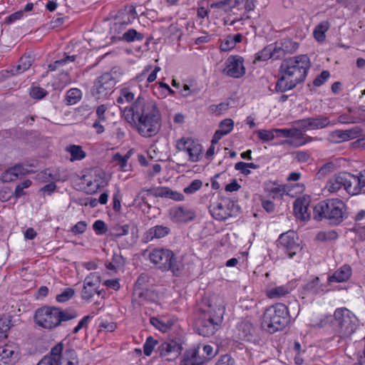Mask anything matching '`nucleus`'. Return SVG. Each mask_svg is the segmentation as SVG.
<instances>
[{
	"label": "nucleus",
	"mask_w": 365,
	"mask_h": 365,
	"mask_svg": "<svg viewBox=\"0 0 365 365\" xmlns=\"http://www.w3.org/2000/svg\"><path fill=\"white\" fill-rule=\"evenodd\" d=\"M220 322L221 319H215L210 317L208 319H204L197 327V332L201 336H210L218 329Z\"/></svg>",
	"instance_id": "obj_19"
},
{
	"label": "nucleus",
	"mask_w": 365,
	"mask_h": 365,
	"mask_svg": "<svg viewBox=\"0 0 365 365\" xmlns=\"http://www.w3.org/2000/svg\"><path fill=\"white\" fill-rule=\"evenodd\" d=\"M96 183V189L93 191V194L97 192L101 188L104 187L107 185L108 182L104 176H101L100 175H96V178L94 180Z\"/></svg>",
	"instance_id": "obj_62"
},
{
	"label": "nucleus",
	"mask_w": 365,
	"mask_h": 365,
	"mask_svg": "<svg viewBox=\"0 0 365 365\" xmlns=\"http://www.w3.org/2000/svg\"><path fill=\"white\" fill-rule=\"evenodd\" d=\"M202 186V182L200 180H192L189 185L184 188L183 191L185 194H192L200 190Z\"/></svg>",
	"instance_id": "obj_50"
},
{
	"label": "nucleus",
	"mask_w": 365,
	"mask_h": 365,
	"mask_svg": "<svg viewBox=\"0 0 365 365\" xmlns=\"http://www.w3.org/2000/svg\"><path fill=\"white\" fill-rule=\"evenodd\" d=\"M81 297L86 300H88L91 297V279L88 277L85 279L83 287L81 291Z\"/></svg>",
	"instance_id": "obj_51"
},
{
	"label": "nucleus",
	"mask_w": 365,
	"mask_h": 365,
	"mask_svg": "<svg viewBox=\"0 0 365 365\" xmlns=\"http://www.w3.org/2000/svg\"><path fill=\"white\" fill-rule=\"evenodd\" d=\"M277 49V58L280 59L287 54L294 53L299 48V43L289 38H284L274 43Z\"/></svg>",
	"instance_id": "obj_18"
},
{
	"label": "nucleus",
	"mask_w": 365,
	"mask_h": 365,
	"mask_svg": "<svg viewBox=\"0 0 365 365\" xmlns=\"http://www.w3.org/2000/svg\"><path fill=\"white\" fill-rule=\"evenodd\" d=\"M93 230L98 235H104L106 233L108 229L106 223L101 220H96L93 225Z\"/></svg>",
	"instance_id": "obj_57"
},
{
	"label": "nucleus",
	"mask_w": 365,
	"mask_h": 365,
	"mask_svg": "<svg viewBox=\"0 0 365 365\" xmlns=\"http://www.w3.org/2000/svg\"><path fill=\"white\" fill-rule=\"evenodd\" d=\"M115 80L110 73H106L100 76L96 82H95V93L97 99L106 98L112 89L115 85Z\"/></svg>",
	"instance_id": "obj_10"
},
{
	"label": "nucleus",
	"mask_w": 365,
	"mask_h": 365,
	"mask_svg": "<svg viewBox=\"0 0 365 365\" xmlns=\"http://www.w3.org/2000/svg\"><path fill=\"white\" fill-rule=\"evenodd\" d=\"M310 199L309 197L297 198L293 204L294 215L302 220H308L311 217V212L309 211Z\"/></svg>",
	"instance_id": "obj_15"
},
{
	"label": "nucleus",
	"mask_w": 365,
	"mask_h": 365,
	"mask_svg": "<svg viewBox=\"0 0 365 365\" xmlns=\"http://www.w3.org/2000/svg\"><path fill=\"white\" fill-rule=\"evenodd\" d=\"M150 322L157 329L163 333L168 331L173 326V321L168 320L167 322H164L156 317H151Z\"/></svg>",
	"instance_id": "obj_35"
},
{
	"label": "nucleus",
	"mask_w": 365,
	"mask_h": 365,
	"mask_svg": "<svg viewBox=\"0 0 365 365\" xmlns=\"http://www.w3.org/2000/svg\"><path fill=\"white\" fill-rule=\"evenodd\" d=\"M346 172L335 174L328 180L325 188L330 193H336L341 187L346 190Z\"/></svg>",
	"instance_id": "obj_21"
},
{
	"label": "nucleus",
	"mask_w": 365,
	"mask_h": 365,
	"mask_svg": "<svg viewBox=\"0 0 365 365\" xmlns=\"http://www.w3.org/2000/svg\"><path fill=\"white\" fill-rule=\"evenodd\" d=\"M177 148L185 150L189 155V160L192 162H197L202 154V147L191 138H182L177 142Z\"/></svg>",
	"instance_id": "obj_12"
},
{
	"label": "nucleus",
	"mask_w": 365,
	"mask_h": 365,
	"mask_svg": "<svg viewBox=\"0 0 365 365\" xmlns=\"http://www.w3.org/2000/svg\"><path fill=\"white\" fill-rule=\"evenodd\" d=\"M330 27V24L328 21H321L318 25L314 28L313 34L314 38L319 41L322 42L325 39V33L329 30Z\"/></svg>",
	"instance_id": "obj_32"
},
{
	"label": "nucleus",
	"mask_w": 365,
	"mask_h": 365,
	"mask_svg": "<svg viewBox=\"0 0 365 365\" xmlns=\"http://www.w3.org/2000/svg\"><path fill=\"white\" fill-rule=\"evenodd\" d=\"M240 211L239 205L230 198H222L216 202H212L210 205L212 216L219 221H225L229 217L236 216Z\"/></svg>",
	"instance_id": "obj_7"
},
{
	"label": "nucleus",
	"mask_w": 365,
	"mask_h": 365,
	"mask_svg": "<svg viewBox=\"0 0 365 365\" xmlns=\"http://www.w3.org/2000/svg\"><path fill=\"white\" fill-rule=\"evenodd\" d=\"M244 59L240 56H230L226 60V66L223 69V73L226 76L235 78L242 77L245 73L244 66Z\"/></svg>",
	"instance_id": "obj_11"
},
{
	"label": "nucleus",
	"mask_w": 365,
	"mask_h": 365,
	"mask_svg": "<svg viewBox=\"0 0 365 365\" xmlns=\"http://www.w3.org/2000/svg\"><path fill=\"white\" fill-rule=\"evenodd\" d=\"M158 344V340L154 339V338L151 336H148L143 344L144 354L147 356H150L155 346Z\"/></svg>",
	"instance_id": "obj_43"
},
{
	"label": "nucleus",
	"mask_w": 365,
	"mask_h": 365,
	"mask_svg": "<svg viewBox=\"0 0 365 365\" xmlns=\"http://www.w3.org/2000/svg\"><path fill=\"white\" fill-rule=\"evenodd\" d=\"M170 232L168 227L163 225H155L147 230L143 237V241L148 243L154 239H160L167 236Z\"/></svg>",
	"instance_id": "obj_22"
},
{
	"label": "nucleus",
	"mask_w": 365,
	"mask_h": 365,
	"mask_svg": "<svg viewBox=\"0 0 365 365\" xmlns=\"http://www.w3.org/2000/svg\"><path fill=\"white\" fill-rule=\"evenodd\" d=\"M60 313L61 314H58L59 317H58L60 320V323L61 322L68 321L77 317V314L76 313V312L71 309L62 311L60 309Z\"/></svg>",
	"instance_id": "obj_58"
},
{
	"label": "nucleus",
	"mask_w": 365,
	"mask_h": 365,
	"mask_svg": "<svg viewBox=\"0 0 365 365\" xmlns=\"http://www.w3.org/2000/svg\"><path fill=\"white\" fill-rule=\"evenodd\" d=\"M205 363L206 359L199 354L198 349H190L184 352L180 365H203Z\"/></svg>",
	"instance_id": "obj_20"
},
{
	"label": "nucleus",
	"mask_w": 365,
	"mask_h": 365,
	"mask_svg": "<svg viewBox=\"0 0 365 365\" xmlns=\"http://www.w3.org/2000/svg\"><path fill=\"white\" fill-rule=\"evenodd\" d=\"M267 190L274 199L282 198L285 192L283 187L276 184H273L272 187H268Z\"/></svg>",
	"instance_id": "obj_49"
},
{
	"label": "nucleus",
	"mask_w": 365,
	"mask_h": 365,
	"mask_svg": "<svg viewBox=\"0 0 365 365\" xmlns=\"http://www.w3.org/2000/svg\"><path fill=\"white\" fill-rule=\"evenodd\" d=\"M336 169V165L333 162H329L324 164L318 172V175L324 177L332 172Z\"/></svg>",
	"instance_id": "obj_54"
},
{
	"label": "nucleus",
	"mask_w": 365,
	"mask_h": 365,
	"mask_svg": "<svg viewBox=\"0 0 365 365\" xmlns=\"http://www.w3.org/2000/svg\"><path fill=\"white\" fill-rule=\"evenodd\" d=\"M182 344L176 341L170 340L160 344L156 350L159 356L167 361H173L177 359L181 354Z\"/></svg>",
	"instance_id": "obj_13"
},
{
	"label": "nucleus",
	"mask_w": 365,
	"mask_h": 365,
	"mask_svg": "<svg viewBox=\"0 0 365 365\" xmlns=\"http://www.w3.org/2000/svg\"><path fill=\"white\" fill-rule=\"evenodd\" d=\"M149 259L163 271L170 270L176 276L181 272L182 265L181 262L177 261L173 252L170 250L155 249L149 254Z\"/></svg>",
	"instance_id": "obj_6"
},
{
	"label": "nucleus",
	"mask_w": 365,
	"mask_h": 365,
	"mask_svg": "<svg viewBox=\"0 0 365 365\" xmlns=\"http://www.w3.org/2000/svg\"><path fill=\"white\" fill-rule=\"evenodd\" d=\"M287 307L277 303L268 307L263 314L262 328L270 334L282 330L289 322Z\"/></svg>",
	"instance_id": "obj_4"
},
{
	"label": "nucleus",
	"mask_w": 365,
	"mask_h": 365,
	"mask_svg": "<svg viewBox=\"0 0 365 365\" xmlns=\"http://www.w3.org/2000/svg\"><path fill=\"white\" fill-rule=\"evenodd\" d=\"M75 294V290L72 288L65 289L61 294L56 296V301L61 303L66 302L71 299Z\"/></svg>",
	"instance_id": "obj_48"
},
{
	"label": "nucleus",
	"mask_w": 365,
	"mask_h": 365,
	"mask_svg": "<svg viewBox=\"0 0 365 365\" xmlns=\"http://www.w3.org/2000/svg\"><path fill=\"white\" fill-rule=\"evenodd\" d=\"M130 155L128 153L125 155H122L117 153L113 155V160L118 163L121 168H125L126 167Z\"/></svg>",
	"instance_id": "obj_61"
},
{
	"label": "nucleus",
	"mask_w": 365,
	"mask_h": 365,
	"mask_svg": "<svg viewBox=\"0 0 365 365\" xmlns=\"http://www.w3.org/2000/svg\"><path fill=\"white\" fill-rule=\"evenodd\" d=\"M170 217L174 222H187L192 221L195 217L194 210L183 206H178L170 210Z\"/></svg>",
	"instance_id": "obj_14"
},
{
	"label": "nucleus",
	"mask_w": 365,
	"mask_h": 365,
	"mask_svg": "<svg viewBox=\"0 0 365 365\" xmlns=\"http://www.w3.org/2000/svg\"><path fill=\"white\" fill-rule=\"evenodd\" d=\"M339 237L338 233L334 230L328 232H321L317 235V239L321 241H331L336 240Z\"/></svg>",
	"instance_id": "obj_52"
},
{
	"label": "nucleus",
	"mask_w": 365,
	"mask_h": 365,
	"mask_svg": "<svg viewBox=\"0 0 365 365\" xmlns=\"http://www.w3.org/2000/svg\"><path fill=\"white\" fill-rule=\"evenodd\" d=\"M320 279L318 277H314L312 280L304 285L303 289L308 294H318L321 292H327L324 289L323 284H319Z\"/></svg>",
	"instance_id": "obj_28"
},
{
	"label": "nucleus",
	"mask_w": 365,
	"mask_h": 365,
	"mask_svg": "<svg viewBox=\"0 0 365 365\" xmlns=\"http://www.w3.org/2000/svg\"><path fill=\"white\" fill-rule=\"evenodd\" d=\"M144 38V34L137 31L134 29H130L127 30L121 36L119 37V40L131 43L134 41H141Z\"/></svg>",
	"instance_id": "obj_31"
},
{
	"label": "nucleus",
	"mask_w": 365,
	"mask_h": 365,
	"mask_svg": "<svg viewBox=\"0 0 365 365\" xmlns=\"http://www.w3.org/2000/svg\"><path fill=\"white\" fill-rule=\"evenodd\" d=\"M309 68L310 61L307 55H299L284 60L279 67L281 76L276 82L275 92L283 93L294 89L299 83L304 81Z\"/></svg>",
	"instance_id": "obj_2"
},
{
	"label": "nucleus",
	"mask_w": 365,
	"mask_h": 365,
	"mask_svg": "<svg viewBox=\"0 0 365 365\" xmlns=\"http://www.w3.org/2000/svg\"><path fill=\"white\" fill-rule=\"evenodd\" d=\"M19 355V347L14 343L0 346V365H9Z\"/></svg>",
	"instance_id": "obj_17"
},
{
	"label": "nucleus",
	"mask_w": 365,
	"mask_h": 365,
	"mask_svg": "<svg viewBox=\"0 0 365 365\" xmlns=\"http://www.w3.org/2000/svg\"><path fill=\"white\" fill-rule=\"evenodd\" d=\"M329 76L330 73L328 71H322L321 73L314 78L313 85L317 87L321 86L327 81Z\"/></svg>",
	"instance_id": "obj_56"
},
{
	"label": "nucleus",
	"mask_w": 365,
	"mask_h": 365,
	"mask_svg": "<svg viewBox=\"0 0 365 365\" xmlns=\"http://www.w3.org/2000/svg\"><path fill=\"white\" fill-rule=\"evenodd\" d=\"M129 227L130 226L128 225L115 226L112 228L110 235L115 238H118L123 235H126L129 232Z\"/></svg>",
	"instance_id": "obj_45"
},
{
	"label": "nucleus",
	"mask_w": 365,
	"mask_h": 365,
	"mask_svg": "<svg viewBox=\"0 0 365 365\" xmlns=\"http://www.w3.org/2000/svg\"><path fill=\"white\" fill-rule=\"evenodd\" d=\"M351 276V268L348 264L341 266L328 277V284L332 282H344L349 279Z\"/></svg>",
	"instance_id": "obj_24"
},
{
	"label": "nucleus",
	"mask_w": 365,
	"mask_h": 365,
	"mask_svg": "<svg viewBox=\"0 0 365 365\" xmlns=\"http://www.w3.org/2000/svg\"><path fill=\"white\" fill-rule=\"evenodd\" d=\"M346 135L344 130H336L330 134L329 138L331 142L339 143L347 140V136Z\"/></svg>",
	"instance_id": "obj_46"
},
{
	"label": "nucleus",
	"mask_w": 365,
	"mask_h": 365,
	"mask_svg": "<svg viewBox=\"0 0 365 365\" xmlns=\"http://www.w3.org/2000/svg\"><path fill=\"white\" fill-rule=\"evenodd\" d=\"M244 0H223L210 4V8L218 9L225 13L230 12L232 9L241 4Z\"/></svg>",
	"instance_id": "obj_27"
},
{
	"label": "nucleus",
	"mask_w": 365,
	"mask_h": 365,
	"mask_svg": "<svg viewBox=\"0 0 365 365\" xmlns=\"http://www.w3.org/2000/svg\"><path fill=\"white\" fill-rule=\"evenodd\" d=\"M19 167H11L4 171L1 175V180L4 182H10L19 178L17 173Z\"/></svg>",
	"instance_id": "obj_37"
},
{
	"label": "nucleus",
	"mask_w": 365,
	"mask_h": 365,
	"mask_svg": "<svg viewBox=\"0 0 365 365\" xmlns=\"http://www.w3.org/2000/svg\"><path fill=\"white\" fill-rule=\"evenodd\" d=\"M116 103L125 120L135 126L142 136L152 137L160 131L161 114L154 101L139 96L132 106H124L126 102L120 93Z\"/></svg>",
	"instance_id": "obj_1"
},
{
	"label": "nucleus",
	"mask_w": 365,
	"mask_h": 365,
	"mask_svg": "<svg viewBox=\"0 0 365 365\" xmlns=\"http://www.w3.org/2000/svg\"><path fill=\"white\" fill-rule=\"evenodd\" d=\"M66 150L71 154L70 160H81L86 158V153L82 150L80 145H70L66 148Z\"/></svg>",
	"instance_id": "obj_34"
},
{
	"label": "nucleus",
	"mask_w": 365,
	"mask_h": 365,
	"mask_svg": "<svg viewBox=\"0 0 365 365\" xmlns=\"http://www.w3.org/2000/svg\"><path fill=\"white\" fill-rule=\"evenodd\" d=\"M313 217L317 221L327 220L330 225H339L347 218L346 205L338 198L320 201L313 208Z\"/></svg>",
	"instance_id": "obj_3"
},
{
	"label": "nucleus",
	"mask_w": 365,
	"mask_h": 365,
	"mask_svg": "<svg viewBox=\"0 0 365 365\" xmlns=\"http://www.w3.org/2000/svg\"><path fill=\"white\" fill-rule=\"evenodd\" d=\"M62 349V343L51 348L49 354L44 356L37 365H59V354Z\"/></svg>",
	"instance_id": "obj_26"
},
{
	"label": "nucleus",
	"mask_w": 365,
	"mask_h": 365,
	"mask_svg": "<svg viewBox=\"0 0 365 365\" xmlns=\"http://www.w3.org/2000/svg\"><path fill=\"white\" fill-rule=\"evenodd\" d=\"M354 314L346 308H338L334 313L331 321L332 329L334 332L333 339H337L339 343L341 339L349 336L354 331Z\"/></svg>",
	"instance_id": "obj_5"
},
{
	"label": "nucleus",
	"mask_w": 365,
	"mask_h": 365,
	"mask_svg": "<svg viewBox=\"0 0 365 365\" xmlns=\"http://www.w3.org/2000/svg\"><path fill=\"white\" fill-rule=\"evenodd\" d=\"M147 191L155 197H167L168 187H158L147 190Z\"/></svg>",
	"instance_id": "obj_53"
},
{
	"label": "nucleus",
	"mask_w": 365,
	"mask_h": 365,
	"mask_svg": "<svg viewBox=\"0 0 365 365\" xmlns=\"http://www.w3.org/2000/svg\"><path fill=\"white\" fill-rule=\"evenodd\" d=\"M59 314V308L43 307L36 311L34 320L39 327L51 329L60 325Z\"/></svg>",
	"instance_id": "obj_8"
},
{
	"label": "nucleus",
	"mask_w": 365,
	"mask_h": 365,
	"mask_svg": "<svg viewBox=\"0 0 365 365\" xmlns=\"http://www.w3.org/2000/svg\"><path fill=\"white\" fill-rule=\"evenodd\" d=\"M346 191L349 195H356L362 193V187L359 174L358 175H354L346 172Z\"/></svg>",
	"instance_id": "obj_23"
},
{
	"label": "nucleus",
	"mask_w": 365,
	"mask_h": 365,
	"mask_svg": "<svg viewBox=\"0 0 365 365\" xmlns=\"http://www.w3.org/2000/svg\"><path fill=\"white\" fill-rule=\"evenodd\" d=\"M81 97V91L78 88L70 89L66 96V103L67 105H73L76 103Z\"/></svg>",
	"instance_id": "obj_39"
},
{
	"label": "nucleus",
	"mask_w": 365,
	"mask_h": 365,
	"mask_svg": "<svg viewBox=\"0 0 365 365\" xmlns=\"http://www.w3.org/2000/svg\"><path fill=\"white\" fill-rule=\"evenodd\" d=\"M235 47V45L231 38V35H228L222 41L220 48L222 51H228Z\"/></svg>",
	"instance_id": "obj_59"
},
{
	"label": "nucleus",
	"mask_w": 365,
	"mask_h": 365,
	"mask_svg": "<svg viewBox=\"0 0 365 365\" xmlns=\"http://www.w3.org/2000/svg\"><path fill=\"white\" fill-rule=\"evenodd\" d=\"M288 289L284 286L272 288L267 291V295L269 298L273 299L285 296L288 294Z\"/></svg>",
	"instance_id": "obj_44"
},
{
	"label": "nucleus",
	"mask_w": 365,
	"mask_h": 365,
	"mask_svg": "<svg viewBox=\"0 0 365 365\" xmlns=\"http://www.w3.org/2000/svg\"><path fill=\"white\" fill-rule=\"evenodd\" d=\"M19 64L16 66L15 71L12 70L13 74H19L28 70L31 66L29 57H21Z\"/></svg>",
	"instance_id": "obj_41"
},
{
	"label": "nucleus",
	"mask_w": 365,
	"mask_h": 365,
	"mask_svg": "<svg viewBox=\"0 0 365 365\" xmlns=\"http://www.w3.org/2000/svg\"><path fill=\"white\" fill-rule=\"evenodd\" d=\"M277 246L279 248L282 249L289 258H293L302 250L299 239L297 234L293 230H289L287 232L281 234L277 240Z\"/></svg>",
	"instance_id": "obj_9"
},
{
	"label": "nucleus",
	"mask_w": 365,
	"mask_h": 365,
	"mask_svg": "<svg viewBox=\"0 0 365 365\" xmlns=\"http://www.w3.org/2000/svg\"><path fill=\"white\" fill-rule=\"evenodd\" d=\"M134 20V17L128 14L126 11H118L115 17V29L118 26H127Z\"/></svg>",
	"instance_id": "obj_33"
},
{
	"label": "nucleus",
	"mask_w": 365,
	"mask_h": 365,
	"mask_svg": "<svg viewBox=\"0 0 365 365\" xmlns=\"http://www.w3.org/2000/svg\"><path fill=\"white\" fill-rule=\"evenodd\" d=\"M274 131L278 136H282L284 138H294L299 136H302V132L298 129V128H291V129H279V128H274Z\"/></svg>",
	"instance_id": "obj_36"
},
{
	"label": "nucleus",
	"mask_w": 365,
	"mask_h": 365,
	"mask_svg": "<svg viewBox=\"0 0 365 365\" xmlns=\"http://www.w3.org/2000/svg\"><path fill=\"white\" fill-rule=\"evenodd\" d=\"M234 121L230 118H226L222 120L219 125V129L215 131L211 143L217 144L222 136L229 134L233 129Z\"/></svg>",
	"instance_id": "obj_25"
},
{
	"label": "nucleus",
	"mask_w": 365,
	"mask_h": 365,
	"mask_svg": "<svg viewBox=\"0 0 365 365\" xmlns=\"http://www.w3.org/2000/svg\"><path fill=\"white\" fill-rule=\"evenodd\" d=\"M46 91L40 87L32 88L30 91V95L31 98L35 99H41L44 98L46 96Z\"/></svg>",
	"instance_id": "obj_60"
},
{
	"label": "nucleus",
	"mask_w": 365,
	"mask_h": 365,
	"mask_svg": "<svg viewBox=\"0 0 365 365\" xmlns=\"http://www.w3.org/2000/svg\"><path fill=\"white\" fill-rule=\"evenodd\" d=\"M293 123L297 125L298 127L297 128L301 131L302 130H306L311 129V126L308 125L309 124V118L295 120Z\"/></svg>",
	"instance_id": "obj_64"
},
{
	"label": "nucleus",
	"mask_w": 365,
	"mask_h": 365,
	"mask_svg": "<svg viewBox=\"0 0 365 365\" xmlns=\"http://www.w3.org/2000/svg\"><path fill=\"white\" fill-rule=\"evenodd\" d=\"M360 120L361 118L348 113H343L338 117V122L340 123H359Z\"/></svg>",
	"instance_id": "obj_55"
},
{
	"label": "nucleus",
	"mask_w": 365,
	"mask_h": 365,
	"mask_svg": "<svg viewBox=\"0 0 365 365\" xmlns=\"http://www.w3.org/2000/svg\"><path fill=\"white\" fill-rule=\"evenodd\" d=\"M108 107V104H101L96 107V118L93 123V128L96 130L97 134H101L105 131V125L107 124L108 119L106 113Z\"/></svg>",
	"instance_id": "obj_16"
},
{
	"label": "nucleus",
	"mask_w": 365,
	"mask_h": 365,
	"mask_svg": "<svg viewBox=\"0 0 365 365\" xmlns=\"http://www.w3.org/2000/svg\"><path fill=\"white\" fill-rule=\"evenodd\" d=\"M150 292L148 289H144L140 287H134L133 297L135 300H138V303L141 304L144 301L148 300Z\"/></svg>",
	"instance_id": "obj_40"
},
{
	"label": "nucleus",
	"mask_w": 365,
	"mask_h": 365,
	"mask_svg": "<svg viewBox=\"0 0 365 365\" xmlns=\"http://www.w3.org/2000/svg\"><path fill=\"white\" fill-rule=\"evenodd\" d=\"M311 129L319 130L328 127L331 124L329 118L324 115H317L315 117L309 118Z\"/></svg>",
	"instance_id": "obj_29"
},
{
	"label": "nucleus",
	"mask_w": 365,
	"mask_h": 365,
	"mask_svg": "<svg viewBox=\"0 0 365 365\" xmlns=\"http://www.w3.org/2000/svg\"><path fill=\"white\" fill-rule=\"evenodd\" d=\"M120 93L124 98L126 103H130L134 100L135 94L130 91L128 88H123L120 89Z\"/></svg>",
	"instance_id": "obj_63"
},
{
	"label": "nucleus",
	"mask_w": 365,
	"mask_h": 365,
	"mask_svg": "<svg viewBox=\"0 0 365 365\" xmlns=\"http://www.w3.org/2000/svg\"><path fill=\"white\" fill-rule=\"evenodd\" d=\"M76 60V55H67L64 53V57L60 60L54 61L53 63L48 65L49 71H56L60 67L64 66L68 62H73Z\"/></svg>",
	"instance_id": "obj_38"
},
{
	"label": "nucleus",
	"mask_w": 365,
	"mask_h": 365,
	"mask_svg": "<svg viewBox=\"0 0 365 365\" xmlns=\"http://www.w3.org/2000/svg\"><path fill=\"white\" fill-rule=\"evenodd\" d=\"M256 133L261 140L264 142H268L272 140L274 138L275 132L274 131V129L258 130L256 131Z\"/></svg>",
	"instance_id": "obj_47"
},
{
	"label": "nucleus",
	"mask_w": 365,
	"mask_h": 365,
	"mask_svg": "<svg viewBox=\"0 0 365 365\" xmlns=\"http://www.w3.org/2000/svg\"><path fill=\"white\" fill-rule=\"evenodd\" d=\"M11 319L8 317L0 318V340L7 337V332L11 328Z\"/></svg>",
	"instance_id": "obj_42"
},
{
	"label": "nucleus",
	"mask_w": 365,
	"mask_h": 365,
	"mask_svg": "<svg viewBox=\"0 0 365 365\" xmlns=\"http://www.w3.org/2000/svg\"><path fill=\"white\" fill-rule=\"evenodd\" d=\"M275 44H270L264 47L261 51L256 54V60L257 61H267L271 58L278 59L277 58V53Z\"/></svg>",
	"instance_id": "obj_30"
}]
</instances>
